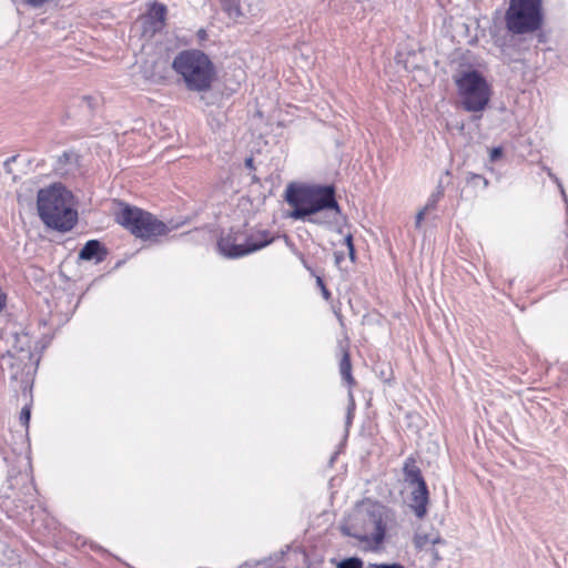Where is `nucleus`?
I'll use <instances>...</instances> for the list:
<instances>
[{
  "label": "nucleus",
  "mask_w": 568,
  "mask_h": 568,
  "mask_svg": "<svg viewBox=\"0 0 568 568\" xmlns=\"http://www.w3.org/2000/svg\"><path fill=\"white\" fill-rule=\"evenodd\" d=\"M460 103L469 112L483 111L491 95L486 79L476 70L464 72L456 79Z\"/></svg>",
  "instance_id": "6"
},
{
  "label": "nucleus",
  "mask_w": 568,
  "mask_h": 568,
  "mask_svg": "<svg viewBox=\"0 0 568 568\" xmlns=\"http://www.w3.org/2000/svg\"><path fill=\"white\" fill-rule=\"evenodd\" d=\"M548 174H549V176H550L551 179H554V181L557 183V185H558V187H559V190H560V193H561V195H562V197H564V201H565V202H566V204H567V212H568V200H567V195H566V192H565V189H564L562 184L560 183V181L558 180V178L554 176L550 172H548Z\"/></svg>",
  "instance_id": "25"
},
{
  "label": "nucleus",
  "mask_w": 568,
  "mask_h": 568,
  "mask_svg": "<svg viewBox=\"0 0 568 568\" xmlns=\"http://www.w3.org/2000/svg\"><path fill=\"white\" fill-rule=\"evenodd\" d=\"M37 207L40 219L50 229L67 232L78 221L73 195L60 183L38 192Z\"/></svg>",
  "instance_id": "3"
},
{
  "label": "nucleus",
  "mask_w": 568,
  "mask_h": 568,
  "mask_svg": "<svg viewBox=\"0 0 568 568\" xmlns=\"http://www.w3.org/2000/svg\"><path fill=\"white\" fill-rule=\"evenodd\" d=\"M505 21L514 34L535 32L542 23L541 0H510Z\"/></svg>",
  "instance_id": "5"
},
{
  "label": "nucleus",
  "mask_w": 568,
  "mask_h": 568,
  "mask_svg": "<svg viewBox=\"0 0 568 568\" xmlns=\"http://www.w3.org/2000/svg\"><path fill=\"white\" fill-rule=\"evenodd\" d=\"M363 564L357 558H349L342 561L337 568H362Z\"/></svg>",
  "instance_id": "19"
},
{
  "label": "nucleus",
  "mask_w": 568,
  "mask_h": 568,
  "mask_svg": "<svg viewBox=\"0 0 568 568\" xmlns=\"http://www.w3.org/2000/svg\"><path fill=\"white\" fill-rule=\"evenodd\" d=\"M172 68L181 77L185 88L192 92L210 91L216 78L215 67L209 55L196 49L178 53Z\"/></svg>",
  "instance_id": "4"
},
{
  "label": "nucleus",
  "mask_w": 568,
  "mask_h": 568,
  "mask_svg": "<svg viewBox=\"0 0 568 568\" xmlns=\"http://www.w3.org/2000/svg\"><path fill=\"white\" fill-rule=\"evenodd\" d=\"M344 245L347 248L348 256H349L351 261L355 262V248H354V244H353V236H352V234L348 233L347 235H345V237H344Z\"/></svg>",
  "instance_id": "18"
},
{
  "label": "nucleus",
  "mask_w": 568,
  "mask_h": 568,
  "mask_svg": "<svg viewBox=\"0 0 568 568\" xmlns=\"http://www.w3.org/2000/svg\"><path fill=\"white\" fill-rule=\"evenodd\" d=\"M219 252L229 258H236L250 254L246 245V233L230 231L222 234L217 242Z\"/></svg>",
  "instance_id": "9"
},
{
  "label": "nucleus",
  "mask_w": 568,
  "mask_h": 568,
  "mask_svg": "<svg viewBox=\"0 0 568 568\" xmlns=\"http://www.w3.org/2000/svg\"><path fill=\"white\" fill-rule=\"evenodd\" d=\"M245 165L248 168V169H253V158L250 156L245 160Z\"/></svg>",
  "instance_id": "32"
},
{
  "label": "nucleus",
  "mask_w": 568,
  "mask_h": 568,
  "mask_svg": "<svg viewBox=\"0 0 568 568\" xmlns=\"http://www.w3.org/2000/svg\"><path fill=\"white\" fill-rule=\"evenodd\" d=\"M351 369H352V366H351L349 356H348L347 353H344L343 358H342L341 364H339V371H341L342 377L348 384H352L354 382V379L352 377V374H351Z\"/></svg>",
  "instance_id": "15"
},
{
  "label": "nucleus",
  "mask_w": 568,
  "mask_h": 568,
  "mask_svg": "<svg viewBox=\"0 0 568 568\" xmlns=\"http://www.w3.org/2000/svg\"><path fill=\"white\" fill-rule=\"evenodd\" d=\"M285 200L293 206L288 216L294 220L307 219L312 223L329 224L336 222L341 213L332 186L290 184Z\"/></svg>",
  "instance_id": "2"
},
{
  "label": "nucleus",
  "mask_w": 568,
  "mask_h": 568,
  "mask_svg": "<svg viewBox=\"0 0 568 568\" xmlns=\"http://www.w3.org/2000/svg\"><path fill=\"white\" fill-rule=\"evenodd\" d=\"M393 520L394 514L389 508L367 499L354 507L341 529L343 534L356 539L361 548L377 550L383 546L386 531Z\"/></svg>",
  "instance_id": "1"
},
{
  "label": "nucleus",
  "mask_w": 568,
  "mask_h": 568,
  "mask_svg": "<svg viewBox=\"0 0 568 568\" xmlns=\"http://www.w3.org/2000/svg\"><path fill=\"white\" fill-rule=\"evenodd\" d=\"M444 195V189L438 185L436 187V190L429 195L426 204H425V209L428 210V211H433L436 209V205L437 203L439 202V200L443 197Z\"/></svg>",
  "instance_id": "16"
},
{
  "label": "nucleus",
  "mask_w": 568,
  "mask_h": 568,
  "mask_svg": "<svg viewBox=\"0 0 568 568\" xmlns=\"http://www.w3.org/2000/svg\"><path fill=\"white\" fill-rule=\"evenodd\" d=\"M98 105V99L91 95H83L80 98V106H85L89 111H93Z\"/></svg>",
  "instance_id": "17"
},
{
  "label": "nucleus",
  "mask_w": 568,
  "mask_h": 568,
  "mask_svg": "<svg viewBox=\"0 0 568 568\" xmlns=\"http://www.w3.org/2000/svg\"><path fill=\"white\" fill-rule=\"evenodd\" d=\"M152 10H153L154 17L159 21L163 22L164 19H165V14H166V7L164 4H158L156 3V4L153 6Z\"/></svg>",
  "instance_id": "20"
},
{
  "label": "nucleus",
  "mask_w": 568,
  "mask_h": 568,
  "mask_svg": "<svg viewBox=\"0 0 568 568\" xmlns=\"http://www.w3.org/2000/svg\"><path fill=\"white\" fill-rule=\"evenodd\" d=\"M503 155V149L500 146L498 148H493L490 151H489V161L490 162H495L497 161L498 159H500Z\"/></svg>",
  "instance_id": "24"
},
{
  "label": "nucleus",
  "mask_w": 568,
  "mask_h": 568,
  "mask_svg": "<svg viewBox=\"0 0 568 568\" xmlns=\"http://www.w3.org/2000/svg\"><path fill=\"white\" fill-rule=\"evenodd\" d=\"M30 420V408L28 406L23 407L20 413V422L23 426L28 427Z\"/></svg>",
  "instance_id": "22"
},
{
  "label": "nucleus",
  "mask_w": 568,
  "mask_h": 568,
  "mask_svg": "<svg viewBox=\"0 0 568 568\" xmlns=\"http://www.w3.org/2000/svg\"><path fill=\"white\" fill-rule=\"evenodd\" d=\"M334 256H335V263H336L337 265H339V264H341V262H342V261H343V258H344V254H343L342 252H335Z\"/></svg>",
  "instance_id": "30"
},
{
  "label": "nucleus",
  "mask_w": 568,
  "mask_h": 568,
  "mask_svg": "<svg viewBox=\"0 0 568 568\" xmlns=\"http://www.w3.org/2000/svg\"><path fill=\"white\" fill-rule=\"evenodd\" d=\"M273 242V237L266 231H255L246 234V245L250 253L258 251Z\"/></svg>",
  "instance_id": "11"
},
{
  "label": "nucleus",
  "mask_w": 568,
  "mask_h": 568,
  "mask_svg": "<svg viewBox=\"0 0 568 568\" xmlns=\"http://www.w3.org/2000/svg\"><path fill=\"white\" fill-rule=\"evenodd\" d=\"M440 538L436 536H428V535H416L414 538L415 547L419 550L427 549L428 546H434L435 544L439 542Z\"/></svg>",
  "instance_id": "14"
},
{
  "label": "nucleus",
  "mask_w": 568,
  "mask_h": 568,
  "mask_svg": "<svg viewBox=\"0 0 568 568\" xmlns=\"http://www.w3.org/2000/svg\"><path fill=\"white\" fill-rule=\"evenodd\" d=\"M373 568H403L399 564H392V565H375Z\"/></svg>",
  "instance_id": "29"
},
{
  "label": "nucleus",
  "mask_w": 568,
  "mask_h": 568,
  "mask_svg": "<svg viewBox=\"0 0 568 568\" xmlns=\"http://www.w3.org/2000/svg\"><path fill=\"white\" fill-rule=\"evenodd\" d=\"M316 283H317V285L321 287V291H322L323 297H324L325 300H329L331 294H329V292L327 291V288L325 287L323 280H322L321 277H317Z\"/></svg>",
  "instance_id": "26"
},
{
  "label": "nucleus",
  "mask_w": 568,
  "mask_h": 568,
  "mask_svg": "<svg viewBox=\"0 0 568 568\" xmlns=\"http://www.w3.org/2000/svg\"><path fill=\"white\" fill-rule=\"evenodd\" d=\"M428 490L425 481H419L414 486L410 493L409 507L415 513L416 517L423 518L427 514Z\"/></svg>",
  "instance_id": "10"
},
{
  "label": "nucleus",
  "mask_w": 568,
  "mask_h": 568,
  "mask_svg": "<svg viewBox=\"0 0 568 568\" xmlns=\"http://www.w3.org/2000/svg\"><path fill=\"white\" fill-rule=\"evenodd\" d=\"M49 0H24L26 3H28L29 6H31L33 8L42 7Z\"/></svg>",
  "instance_id": "27"
},
{
  "label": "nucleus",
  "mask_w": 568,
  "mask_h": 568,
  "mask_svg": "<svg viewBox=\"0 0 568 568\" xmlns=\"http://www.w3.org/2000/svg\"><path fill=\"white\" fill-rule=\"evenodd\" d=\"M355 407V404H354V400H353V396L352 394H349V405H348V412H347V424L351 422V418H352V412Z\"/></svg>",
  "instance_id": "28"
},
{
  "label": "nucleus",
  "mask_w": 568,
  "mask_h": 568,
  "mask_svg": "<svg viewBox=\"0 0 568 568\" xmlns=\"http://www.w3.org/2000/svg\"><path fill=\"white\" fill-rule=\"evenodd\" d=\"M99 251H100V243L95 240H91V241L87 242V244L81 248V251L79 253V257L81 260L90 261L95 255H98Z\"/></svg>",
  "instance_id": "13"
},
{
  "label": "nucleus",
  "mask_w": 568,
  "mask_h": 568,
  "mask_svg": "<svg viewBox=\"0 0 568 568\" xmlns=\"http://www.w3.org/2000/svg\"><path fill=\"white\" fill-rule=\"evenodd\" d=\"M222 10L235 22L258 16L263 11V0H219Z\"/></svg>",
  "instance_id": "8"
},
{
  "label": "nucleus",
  "mask_w": 568,
  "mask_h": 568,
  "mask_svg": "<svg viewBox=\"0 0 568 568\" xmlns=\"http://www.w3.org/2000/svg\"><path fill=\"white\" fill-rule=\"evenodd\" d=\"M118 222L143 240H155L169 232V227L163 222L138 207L125 206L119 213Z\"/></svg>",
  "instance_id": "7"
},
{
  "label": "nucleus",
  "mask_w": 568,
  "mask_h": 568,
  "mask_svg": "<svg viewBox=\"0 0 568 568\" xmlns=\"http://www.w3.org/2000/svg\"><path fill=\"white\" fill-rule=\"evenodd\" d=\"M429 211L426 210L425 207H423L420 211H418V213L416 214V219H415V227L416 229H420L422 227V224H423V221L425 219V215L428 213Z\"/></svg>",
  "instance_id": "23"
},
{
  "label": "nucleus",
  "mask_w": 568,
  "mask_h": 568,
  "mask_svg": "<svg viewBox=\"0 0 568 568\" xmlns=\"http://www.w3.org/2000/svg\"><path fill=\"white\" fill-rule=\"evenodd\" d=\"M6 306V296L4 294L0 291V312L3 310V307Z\"/></svg>",
  "instance_id": "31"
},
{
  "label": "nucleus",
  "mask_w": 568,
  "mask_h": 568,
  "mask_svg": "<svg viewBox=\"0 0 568 568\" xmlns=\"http://www.w3.org/2000/svg\"><path fill=\"white\" fill-rule=\"evenodd\" d=\"M405 480L413 486H417L419 481H424L418 467L413 460H407L404 465Z\"/></svg>",
  "instance_id": "12"
},
{
  "label": "nucleus",
  "mask_w": 568,
  "mask_h": 568,
  "mask_svg": "<svg viewBox=\"0 0 568 568\" xmlns=\"http://www.w3.org/2000/svg\"><path fill=\"white\" fill-rule=\"evenodd\" d=\"M468 183H473L474 185H477L479 182L483 183V187H486L488 185V181L478 174H470L467 179Z\"/></svg>",
  "instance_id": "21"
}]
</instances>
